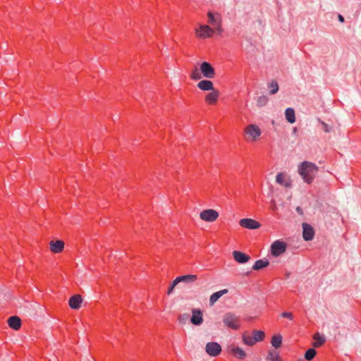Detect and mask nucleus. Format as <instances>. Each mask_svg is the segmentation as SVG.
Masks as SVG:
<instances>
[{
  "mask_svg": "<svg viewBox=\"0 0 361 361\" xmlns=\"http://www.w3.org/2000/svg\"><path fill=\"white\" fill-rule=\"evenodd\" d=\"M314 231L313 228L307 223L302 224V237L305 240L309 241L313 239Z\"/></svg>",
  "mask_w": 361,
  "mask_h": 361,
  "instance_id": "obj_15",
  "label": "nucleus"
},
{
  "mask_svg": "<svg viewBox=\"0 0 361 361\" xmlns=\"http://www.w3.org/2000/svg\"><path fill=\"white\" fill-rule=\"evenodd\" d=\"M314 342L312 343L314 348H319L325 343V338L320 335L319 333L315 334L313 336Z\"/></svg>",
  "mask_w": 361,
  "mask_h": 361,
  "instance_id": "obj_24",
  "label": "nucleus"
},
{
  "mask_svg": "<svg viewBox=\"0 0 361 361\" xmlns=\"http://www.w3.org/2000/svg\"><path fill=\"white\" fill-rule=\"evenodd\" d=\"M219 216V212L214 209H203L200 213V219L204 222H214Z\"/></svg>",
  "mask_w": 361,
  "mask_h": 361,
  "instance_id": "obj_5",
  "label": "nucleus"
},
{
  "mask_svg": "<svg viewBox=\"0 0 361 361\" xmlns=\"http://www.w3.org/2000/svg\"><path fill=\"white\" fill-rule=\"evenodd\" d=\"M82 302V298L80 295H75L70 298L68 305L71 308L78 310L80 307Z\"/></svg>",
  "mask_w": 361,
  "mask_h": 361,
  "instance_id": "obj_18",
  "label": "nucleus"
},
{
  "mask_svg": "<svg viewBox=\"0 0 361 361\" xmlns=\"http://www.w3.org/2000/svg\"><path fill=\"white\" fill-rule=\"evenodd\" d=\"M190 322L194 325L199 326L202 324L203 322L202 311L199 309H192Z\"/></svg>",
  "mask_w": 361,
  "mask_h": 361,
  "instance_id": "obj_14",
  "label": "nucleus"
},
{
  "mask_svg": "<svg viewBox=\"0 0 361 361\" xmlns=\"http://www.w3.org/2000/svg\"><path fill=\"white\" fill-rule=\"evenodd\" d=\"M228 293L227 289H224L213 293L209 298L210 305H214L223 295Z\"/></svg>",
  "mask_w": 361,
  "mask_h": 361,
  "instance_id": "obj_23",
  "label": "nucleus"
},
{
  "mask_svg": "<svg viewBox=\"0 0 361 361\" xmlns=\"http://www.w3.org/2000/svg\"><path fill=\"white\" fill-rule=\"evenodd\" d=\"M338 18V20L340 22H341V23L344 22V18L341 15L339 14Z\"/></svg>",
  "mask_w": 361,
  "mask_h": 361,
  "instance_id": "obj_35",
  "label": "nucleus"
},
{
  "mask_svg": "<svg viewBox=\"0 0 361 361\" xmlns=\"http://www.w3.org/2000/svg\"><path fill=\"white\" fill-rule=\"evenodd\" d=\"M269 264V262L267 259H258L255 262V264L253 265L252 269L259 270V269L267 267Z\"/></svg>",
  "mask_w": 361,
  "mask_h": 361,
  "instance_id": "obj_25",
  "label": "nucleus"
},
{
  "mask_svg": "<svg viewBox=\"0 0 361 361\" xmlns=\"http://www.w3.org/2000/svg\"><path fill=\"white\" fill-rule=\"evenodd\" d=\"M198 89L202 91H211L214 88V83L209 80H201L197 84Z\"/></svg>",
  "mask_w": 361,
  "mask_h": 361,
  "instance_id": "obj_17",
  "label": "nucleus"
},
{
  "mask_svg": "<svg viewBox=\"0 0 361 361\" xmlns=\"http://www.w3.org/2000/svg\"><path fill=\"white\" fill-rule=\"evenodd\" d=\"M190 77L193 80H200L203 76L200 72V69L195 68L190 72Z\"/></svg>",
  "mask_w": 361,
  "mask_h": 361,
  "instance_id": "obj_29",
  "label": "nucleus"
},
{
  "mask_svg": "<svg viewBox=\"0 0 361 361\" xmlns=\"http://www.w3.org/2000/svg\"><path fill=\"white\" fill-rule=\"evenodd\" d=\"M195 35L200 39H207L212 37L216 30L207 25L200 24L195 30Z\"/></svg>",
  "mask_w": 361,
  "mask_h": 361,
  "instance_id": "obj_4",
  "label": "nucleus"
},
{
  "mask_svg": "<svg viewBox=\"0 0 361 361\" xmlns=\"http://www.w3.org/2000/svg\"><path fill=\"white\" fill-rule=\"evenodd\" d=\"M319 171V167L310 161H303L298 166V172L303 180L311 184Z\"/></svg>",
  "mask_w": 361,
  "mask_h": 361,
  "instance_id": "obj_1",
  "label": "nucleus"
},
{
  "mask_svg": "<svg viewBox=\"0 0 361 361\" xmlns=\"http://www.w3.org/2000/svg\"><path fill=\"white\" fill-rule=\"evenodd\" d=\"M228 352L238 359H244L246 356L245 351L235 345H231L228 347Z\"/></svg>",
  "mask_w": 361,
  "mask_h": 361,
  "instance_id": "obj_16",
  "label": "nucleus"
},
{
  "mask_svg": "<svg viewBox=\"0 0 361 361\" xmlns=\"http://www.w3.org/2000/svg\"><path fill=\"white\" fill-rule=\"evenodd\" d=\"M271 345L275 348H279L282 344V336L279 334L274 335L271 338Z\"/></svg>",
  "mask_w": 361,
  "mask_h": 361,
  "instance_id": "obj_27",
  "label": "nucleus"
},
{
  "mask_svg": "<svg viewBox=\"0 0 361 361\" xmlns=\"http://www.w3.org/2000/svg\"><path fill=\"white\" fill-rule=\"evenodd\" d=\"M49 245L50 251L54 254L61 253L64 250L65 243L61 240H52Z\"/></svg>",
  "mask_w": 361,
  "mask_h": 361,
  "instance_id": "obj_13",
  "label": "nucleus"
},
{
  "mask_svg": "<svg viewBox=\"0 0 361 361\" xmlns=\"http://www.w3.org/2000/svg\"><path fill=\"white\" fill-rule=\"evenodd\" d=\"M226 326L233 330H238L240 327V319L231 312L225 314L223 318Z\"/></svg>",
  "mask_w": 361,
  "mask_h": 361,
  "instance_id": "obj_3",
  "label": "nucleus"
},
{
  "mask_svg": "<svg viewBox=\"0 0 361 361\" xmlns=\"http://www.w3.org/2000/svg\"><path fill=\"white\" fill-rule=\"evenodd\" d=\"M254 339L256 342L262 341L265 338V334L264 331L260 330H255L252 332Z\"/></svg>",
  "mask_w": 361,
  "mask_h": 361,
  "instance_id": "obj_28",
  "label": "nucleus"
},
{
  "mask_svg": "<svg viewBox=\"0 0 361 361\" xmlns=\"http://www.w3.org/2000/svg\"><path fill=\"white\" fill-rule=\"evenodd\" d=\"M233 257L237 262L240 264L246 263L250 259L248 255H246L240 251L237 250L233 252Z\"/></svg>",
  "mask_w": 361,
  "mask_h": 361,
  "instance_id": "obj_19",
  "label": "nucleus"
},
{
  "mask_svg": "<svg viewBox=\"0 0 361 361\" xmlns=\"http://www.w3.org/2000/svg\"><path fill=\"white\" fill-rule=\"evenodd\" d=\"M242 340L243 343L248 346H252L257 343L256 341L254 339V337L250 336L247 332L243 334Z\"/></svg>",
  "mask_w": 361,
  "mask_h": 361,
  "instance_id": "obj_22",
  "label": "nucleus"
},
{
  "mask_svg": "<svg viewBox=\"0 0 361 361\" xmlns=\"http://www.w3.org/2000/svg\"><path fill=\"white\" fill-rule=\"evenodd\" d=\"M262 130L259 126L250 123L247 125L243 130V137L247 143H255L259 140Z\"/></svg>",
  "mask_w": 361,
  "mask_h": 361,
  "instance_id": "obj_2",
  "label": "nucleus"
},
{
  "mask_svg": "<svg viewBox=\"0 0 361 361\" xmlns=\"http://www.w3.org/2000/svg\"><path fill=\"white\" fill-rule=\"evenodd\" d=\"M176 279L178 283L183 282L186 283H191L197 279V276L195 274H188L178 276Z\"/></svg>",
  "mask_w": 361,
  "mask_h": 361,
  "instance_id": "obj_21",
  "label": "nucleus"
},
{
  "mask_svg": "<svg viewBox=\"0 0 361 361\" xmlns=\"http://www.w3.org/2000/svg\"><path fill=\"white\" fill-rule=\"evenodd\" d=\"M239 225L241 227L247 228V229H257L261 226L259 222H258L257 221L252 219H249V218L240 219L239 221Z\"/></svg>",
  "mask_w": 361,
  "mask_h": 361,
  "instance_id": "obj_11",
  "label": "nucleus"
},
{
  "mask_svg": "<svg viewBox=\"0 0 361 361\" xmlns=\"http://www.w3.org/2000/svg\"><path fill=\"white\" fill-rule=\"evenodd\" d=\"M205 350L210 356L216 357L221 353V347L216 342H210L206 345Z\"/></svg>",
  "mask_w": 361,
  "mask_h": 361,
  "instance_id": "obj_12",
  "label": "nucleus"
},
{
  "mask_svg": "<svg viewBox=\"0 0 361 361\" xmlns=\"http://www.w3.org/2000/svg\"><path fill=\"white\" fill-rule=\"evenodd\" d=\"M178 283V282L176 281V279H175L170 284L169 288H168V290H167V294L168 295H170L172 293V292L173 291V289L175 288V287L177 286V284Z\"/></svg>",
  "mask_w": 361,
  "mask_h": 361,
  "instance_id": "obj_33",
  "label": "nucleus"
},
{
  "mask_svg": "<svg viewBox=\"0 0 361 361\" xmlns=\"http://www.w3.org/2000/svg\"><path fill=\"white\" fill-rule=\"evenodd\" d=\"M208 23L212 25V28L217 32H221V19L219 15H214L212 12H208Z\"/></svg>",
  "mask_w": 361,
  "mask_h": 361,
  "instance_id": "obj_9",
  "label": "nucleus"
},
{
  "mask_svg": "<svg viewBox=\"0 0 361 361\" xmlns=\"http://www.w3.org/2000/svg\"><path fill=\"white\" fill-rule=\"evenodd\" d=\"M8 324L11 329L18 330L21 326V320L17 316H12L8 318Z\"/></svg>",
  "mask_w": 361,
  "mask_h": 361,
  "instance_id": "obj_20",
  "label": "nucleus"
},
{
  "mask_svg": "<svg viewBox=\"0 0 361 361\" xmlns=\"http://www.w3.org/2000/svg\"><path fill=\"white\" fill-rule=\"evenodd\" d=\"M286 250V243L279 240L274 241L271 246V252L274 257H278L284 253Z\"/></svg>",
  "mask_w": 361,
  "mask_h": 361,
  "instance_id": "obj_7",
  "label": "nucleus"
},
{
  "mask_svg": "<svg viewBox=\"0 0 361 361\" xmlns=\"http://www.w3.org/2000/svg\"><path fill=\"white\" fill-rule=\"evenodd\" d=\"M285 116L286 120L290 123H293L295 121V111L292 108H288L285 111Z\"/></svg>",
  "mask_w": 361,
  "mask_h": 361,
  "instance_id": "obj_26",
  "label": "nucleus"
},
{
  "mask_svg": "<svg viewBox=\"0 0 361 361\" xmlns=\"http://www.w3.org/2000/svg\"><path fill=\"white\" fill-rule=\"evenodd\" d=\"M316 354L317 352L314 348H310L306 351L305 354V358L308 361L312 360Z\"/></svg>",
  "mask_w": 361,
  "mask_h": 361,
  "instance_id": "obj_30",
  "label": "nucleus"
},
{
  "mask_svg": "<svg viewBox=\"0 0 361 361\" xmlns=\"http://www.w3.org/2000/svg\"><path fill=\"white\" fill-rule=\"evenodd\" d=\"M269 88L270 94H274L276 93L279 90L278 83L276 81H272L269 84Z\"/></svg>",
  "mask_w": 361,
  "mask_h": 361,
  "instance_id": "obj_32",
  "label": "nucleus"
},
{
  "mask_svg": "<svg viewBox=\"0 0 361 361\" xmlns=\"http://www.w3.org/2000/svg\"><path fill=\"white\" fill-rule=\"evenodd\" d=\"M281 317H283L284 318H288L290 320H292L293 319V315L291 312H283L281 314Z\"/></svg>",
  "mask_w": 361,
  "mask_h": 361,
  "instance_id": "obj_34",
  "label": "nucleus"
},
{
  "mask_svg": "<svg viewBox=\"0 0 361 361\" xmlns=\"http://www.w3.org/2000/svg\"><path fill=\"white\" fill-rule=\"evenodd\" d=\"M200 69L203 77L209 79L214 78L215 70L209 63L206 61L202 62L200 64Z\"/></svg>",
  "mask_w": 361,
  "mask_h": 361,
  "instance_id": "obj_6",
  "label": "nucleus"
},
{
  "mask_svg": "<svg viewBox=\"0 0 361 361\" xmlns=\"http://www.w3.org/2000/svg\"><path fill=\"white\" fill-rule=\"evenodd\" d=\"M220 97V92L218 89H214L208 92L204 97V102L209 106H214L217 104Z\"/></svg>",
  "mask_w": 361,
  "mask_h": 361,
  "instance_id": "obj_8",
  "label": "nucleus"
},
{
  "mask_svg": "<svg viewBox=\"0 0 361 361\" xmlns=\"http://www.w3.org/2000/svg\"><path fill=\"white\" fill-rule=\"evenodd\" d=\"M267 358L270 361H281L280 356L276 352H269Z\"/></svg>",
  "mask_w": 361,
  "mask_h": 361,
  "instance_id": "obj_31",
  "label": "nucleus"
},
{
  "mask_svg": "<svg viewBox=\"0 0 361 361\" xmlns=\"http://www.w3.org/2000/svg\"><path fill=\"white\" fill-rule=\"evenodd\" d=\"M276 181L278 184L286 188H290L292 187V180L286 173L281 172L278 173L276 177Z\"/></svg>",
  "mask_w": 361,
  "mask_h": 361,
  "instance_id": "obj_10",
  "label": "nucleus"
}]
</instances>
